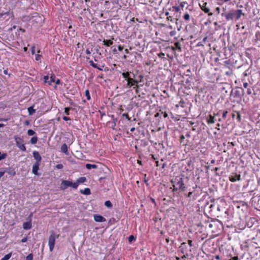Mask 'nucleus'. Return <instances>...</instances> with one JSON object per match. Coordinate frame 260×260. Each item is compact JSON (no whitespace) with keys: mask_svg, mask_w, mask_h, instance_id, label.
Instances as JSON below:
<instances>
[{"mask_svg":"<svg viewBox=\"0 0 260 260\" xmlns=\"http://www.w3.org/2000/svg\"><path fill=\"white\" fill-rule=\"evenodd\" d=\"M225 9H223V12L221 13V16L224 17L226 21L233 20L234 19H239L242 15H244L241 10H230L228 13L225 12Z\"/></svg>","mask_w":260,"mask_h":260,"instance_id":"1","label":"nucleus"},{"mask_svg":"<svg viewBox=\"0 0 260 260\" xmlns=\"http://www.w3.org/2000/svg\"><path fill=\"white\" fill-rule=\"evenodd\" d=\"M173 184H175V186H177V188H181L182 191L185 190L186 187L184 185L183 179L180 176H177L173 180L171 181Z\"/></svg>","mask_w":260,"mask_h":260,"instance_id":"2","label":"nucleus"},{"mask_svg":"<svg viewBox=\"0 0 260 260\" xmlns=\"http://www.w3.org/2000/svg\"><path fill=\"white\" fill-rule=\"evenodd\" d=\"M68 187H72L74 189H77L78 188V185L77 183H75V182L73 183L69 180H62L60 185V189L63 190L66 189Z\"/></svg>","mask_w":260,"mask_h":260,"instance_id":"3","label":"nucleus"},{"mask_svg":"<svg viewBox=\"0 0 260 260\" xmlns=\"http://www.w3.org/2000/svg\"><path fill=\"white\" fill-rule=\"evenodd\" d=\"M59 237L58 235H56L54 233L52 232L50 235L49 240H48V245L49 247V250L50 251H52L55 245V242L56 239L58 238Z\"/></svg>","mask_w":260,"mask_h":260,"instance_id":"4","label":"nucleus"},{"mask_svg":"<svg viewBox=\"0 0 260 260\" xmlns=\"http://www.w3.org/2000/svg\"><path fill=\"white\" fill-rule=\"evenodd\" d=\"M14 139L16 142V146L22 151H25L26 147L24 144H23V141L22 139L19 137L15 136Z\"/></svg>","mask_w":260,"mask_h":260,"instance_id":"5","label":"nucleus"},{"mask_svg":"<svg viewBox=\"0 0 260 260\" xmlns=\"http://www.w3.org/2000/svg\"><path fill=\"white\" fill-rule=\"evenodd\" d=\"M207 3L203 2V4H200L201 9L206 13H208V16H210L213 15L212 13H210V9L207 7Z\"/></svg>","mask_w":260,"mask_h":260,"instance_id":"6","label":"nucleus"},{"mask_svg":"<svg viewBox=\"0 0 260 260\" xmlns=\"http://www.w3.org/2000/svg\"><path fill=\"white\" fill-rule=\"evenodd\" d=\"M34 158L36 160L35 163L40 164L42 157L39 153L37 151H34L32 153Z\"/></svg>","mask_w":260,"mask_h":260,"instance_id":"7","label":"nucleus"},{"mask_svg":"<svg viewBox=\"0 0 260 260\" xmlns=\"http://www.w3.org/2000/svg\"><path fill=\"white\" fill-rule=\"evenodd\" d=\"M94 220L96 222H102L106 221V219L103 216L100 215L95 214L93 216Z\"/></svg>","mask_w":260,"mask_h":260,"instance_id":"8","label":"nucleus"},{"mask_svg":"<svg viewBox=\"0 0 260 260\" xmlns=\"http://www.w3.org/2000/svg\"><path fill=\"white\" fill-rule=\"evenodd\" d=\"M241 179V176L240 175H235L230 176L229 177V180L233 182H236V181H239Z\"/></svg>","mask_w":260,"mask_h":260,"instance_id":"9","label":"nucleus"},{"mask_svg":"<svg viewBox=\"0 0 260 260\" xmlns=\"http://www.w3.org/2000/svg\"><path fill=\"white\" fill-rule=\"evenodd\" d=\"M40 164L35 163L32 166V172L35 175L38 174V171L39 169Z\"/></svg>","mask_w":260,"mask_h":260,"instance_id":"10","label":"nucleus"},{"mask_svg":"<svg viewBox=\"0 0 260 260\" xmlns=\"http://www.w3.org/2000/svg\"><path fill=\"white\" fill-rule=\"evenodd\" d=\"M179 250L181 253L184 254L186 252V249L187 248L186 243L185 242H182L181 244V245L179 246Z\"/></svg>","mask_w":260,"mask_h":260,"instance_id":"11","label":"nucleus"},{"mask_svg":"<svg viewBox=\"0 0 260 260\" xmlns=\"http://www.w3.org/2000/svg\"><path fill=\"white\" fill-rule=\"evenodd\" d=\"M31 220H29L28 221H26L23 223V228L24 230H29L31 228Z\"/></svg>","mask_w":260,"mask_h":260,"instance_id":"12","label":"nucleus"},{"mask_svg":"<svg viewBox=\"0 0 260 260\" xmlns=\"http://www.w3.org/2000/svg\"><path fill=\"white\" fill-rule=\"evenodd\" d=\"M68 146L66 144H63L61 147V151L64 153L66 154L67 155H68L69 154V152H68Z\"/></svg>","mask_w":260,"mask_h":260,"instance_id":"13","label":"nucleus"},{"mask_svg":"<svg viewBox=\"0 0 260 260\" xmlns=\"http://www.w3.org/2000/svg\"><path fill=\"white\" fill-rule=\"evenodd\" d=\"M55 75L52 73L50 77H49L48 85H51L53 82H55Z\"/></svg>","mask_w":260,"mask_h":260,"instance_id":"14","label":"nucleus"},{"mask_svg":"<svg viewBox=\"0 0 260 260\" xmlns=\"http://www.w3.org/2000/svg\"><path fill=\"white\" fill-rule=\"evenodd\" d=\"M5 172H7L9 174L14 176L16 174V172L14 169H12L11 168H7L6 170L5 171Z\"/></svg>","mask_w":260,"mask_h":260,"instance_id":"15","label":"nucleus"},{"mask_svg":"<svg viewBox=\"0 0 260 260\" xmlns=\"http://www.w3.org/2000/svg\"><path fill=\"white\" fill-rule=\"evenodd\" d=\"M80 192L85 195H89L91 193L90 189L89 188H85L83 190H80Z\"/></svg>","mask_w":260,"mask_h":260,"instance_id":"16","label":"nucleus"},{"mask_svg":"<svg viewBox=\"0 0 260 260\" xmlns=\"http://www.w3.org/2000/svg\"><path fill=\"white\" fill-rule=\"evenodd\" d=\"M86 180V179L85 177H82L79 178L76 182H75V183H77L78 186H79V184L80 183H84Z\"/></svg>","mask_w":260,"mask_h":260,"instance_id":"17","label":"nucleus"},{"mask_svg":"<svg viewBox=\"0 0 260 260\" xmlns=\"http://www.w3.org/2000/svg\"><path fill=\"white\" fill-rule=\"evenodd\" d=\"M103 43L104 45L110 46L113 44V41L110 40H104Z\"/></svg>","mask_w":260,"mask_h":260,"instance_id":"18","label":"nucleus"},{"mask_svg":"<svg viewBox=\"0 0 260 260\" xmlns=\"http://www.w3.org/2000/svg\"><path fill=\"white\" fill-rule=\"evenodd\" d=\"M27 110L29 115H32L36 112V110L34 108L33 106L28 107Z\"/></svg>","mask_w":260,"mask_h":260,"instance_id":"19","label":"nucleus"},{"mask_svg":"<svg viewBox=\"0 0 260 260\" xmlns=\"http://www.w3.org/2000/svg\"><path fill=\"white\" fill-rule=\"evenodd\" d=\"M86 168L88 170H90L91 169H96L97 166L94 164H87L86 165Z\"/></svg>","mask_w":260,"mask_h":260,"instance_id":"20","label":"nucleus"},{"mask_svg":"<svg viewBox=\"0 0 260 260\" xmlns=\"http://www.w3.org/2000/svg\"><path fill=\"white\" fill-rule=\"evenodd\" d=\"M215 122L214 117L211 115H209V118L207 120L208 124L214 123Z\"/></svg>","mask_w":260,"mask_h":260,"instance_id":"21","label":"nucleus"},{"mask_svg":"<svg viewBox=\"0 0 260 260\" xmlns=\"http://www.w3.org/2000/svg\"><path fill=\"white\" fill-rule=\"evenodd\" d=\"M111 117L113 118V121L111 122V127L114 129L116 126V121L117 120V119L115 118L114 117V115H113L111 116Z\"/></svg>","mask_w":260,"mask_h":260,"instance_id":"22","label":"nucleus"},{"mask_svg":"<svg viewBox=\"0 0 260 260\" xmlns=\"http://www.w3.org/2000/svg\"><path fill=\"white\" fill-rule=\"evenodd\" d=\"M255 40L257 43L260 42V31H257L255 35Z\"/></svg>","mask_w":260,"mask_h":260,"instance_id":"23","label":"nucleus"},{"mask_svg":"<svg viewBox=\"0 0 260 260\" xmlns=\"http://www.w3.org/2000/svg\"><path fill=\"white\" fill-rule=\"evenodd\" d=\"M37 141H38V138L37 136L32 137L30 140V143L32 144H36L37 143Z\"/></svg>","mask_w":260,"mask_h":260,"instance_id":"24","label":"nucleus"},{"mask_svg":"<svg viewBox=\"0 0 260 260\" xmlns=\"http://www.w3.org/2000/svg\"><path fill=\"white\" fill-rule=\"evenodd\" d=\"M130 73L128 72L122 74V77L126 80L129 77Z\"/></svg>","mask_w":260,"mask_h":260,"instance_id":"25","label":"nucleus"},{"mask_svg":"<svg viewBox=\"0 0 260 260\" xmlns=\"http://www.w3.org/2000/svg\"><path fill=\"white\" fill-rule=\"evenodd\" d=\"M11 256V253H9L5 255L1 260H9Z\"/></svg>","mask_w":260,"mask_h":260,"instance_id":"26","label":"nucleus"},{"mask_svg":"<svg viewBox=\"0 0 260 260\" xmlns=\"http://www.w3.org/2000/svg\"><path fill=\"white\" fill-rule=\"evenodd\" d=\"M7 156V154L6 153H2L0 152V161L5 159Z\"/></svg>","mask_w":260,"mask_h":260,"instance_id":"27","label":"nucleus"},{"mask_svg":"<svg viewBox=\"0 0 260 260\" xmlns=\"http://www.w3.org/2000/svg\"><path fill=\"white\" fill-rule=\"evenodd\" d=\"M105 205L108 208H111L112 207V204L110 201H106L105 202Z\"/></svg>","mask_w":260,"mask_h":260,"instance_id":"28","label":"nucleus"},{"mask_svg":"<svg viewBox=\"0 0 260 260\" xmlns=\"http://www.w3.org/2000/svg\"><path fill=\"white\" fill-rule=\"evenodd\" d=\"M183 18L184 20L188 21L190 19V15L188 13H186L183 16Z\"/></svg>","mask_w":260,"mask_h":260,"instance_id":"29","label":"nucleus"},{"mask_svg":"<svg viewBox=\"0 0 260 260\" xmlns=\"http://www.w3.org/2000/svg\"><path fill=\"white\" fill-rule=\"evenodd\" d=\"M85 96L88 100H90L91 97L88 90H86L85 91Z\"/></svg>","mask_w":260,"mask_h":260,"instance_id":"30","label":"nucleus"},{"mask_svg":"<svg viewBox=\"0 0 260 260\" xmlns=\"http://www.w3.org/2000/svg\"><path fill=\"white\" fill-rule=\"evenodd\" d=\"M49 77V76L48 75L44 76L43 77V81H44V83L48 84Z\"/></svg>","mask_w":260,"mask_h":260,"instance_id":"31","label":"nucleus"},{"mask_svg":"<svg viewBox=\"0 0 260 260\" xmlns=\"http://www.w3.org/2000/svg\"><path fill=\"white\" fill-rule=\"evenodd\" d=\"M35 133V132L32 129H28L27 131V134L28 136H33Z\"/></svg>","mask_w":260,"mask_h":260,"instance_id":"32","label":"nucleus"},{"mask_svg":"<svg viewBox=\"0 0 260 260\" xmlns=\"http://www.w3.org/2000/svg\"><path fill=\"white\" fill-rule=\"evenodd\" d=\"M89 63L91 66H92L93 68H97V64L93 62L92 60H90L89 61Z\"/></svg>","mask_w":260,"mask_h":260,"instance_id":"33","label":"nucleus"},{"mask_svg":"<svg viewBox=\"0 0 260 260\" xmlns=\"http://www.w3.org/2000/svg\"><path fill=\"white\" fill-rule=\"evenodd\" d=\"M71 109V108H69V107H66L64 109V113L66 115H68L70 114V110Z\"/></svg>","mask_w":260,"mask_h":260,"instance_id":"34","label":"nucleus"},{"mask_svg":"<svg viewBox=\"0 0 260 260\" xmlns=\"http://www.w3.org/2000/svg\"><path fill=\"white\" fill-rule=\"evenodd\" d=\"M26 260H32L33 259V255L32 254H29L26 257Z\"/></svg>","mask_w":260,"mask_h":260,"instance_id":"35","label":"nucleus"},{"mask_svg":"<svg viewBox=\"0 0 260 260\" xmlns=\"http://www.w3.org/2000/svg\"><path fill=\"white\" fill-rule=\"evenodd\" d=\"M135 240V238L133 235H131L128 237V242L129 243L132 242L133 240Z\"/></svg>","mask_w":260,"mask_h":260,"instance_id":"36","label":"nucleus"},{"mask_svg":"<svg viewBox=\"0 0 260 260\" xmlns=\"http://www.w3.org/2000/svg\"><path fill=\"white\" fill-rule=\"evenodd\" d=\"M184 139H185L184 136L183 135H182L180 137V143H182L183 145H186V144H184L183 143V140H184Z\"/></svg>","mask_w":260,"mask_h":260,"instance_id":"37","label":"nucleus"},{"mask_svg":"<svg viewBox=\"0 0 260 260\" xmlns=\"http://www.w3.org/2000/svg\"><path fill=\"white\" fill-rule=\"evenodd\" d=\"M173 191H177V190H178L179 189H180V190H181V188H177V186H175V184H173Z\"/></svg>","mask_w":260,"mask_h":260,"instance_id":"38","label":"nucleus"},{"mask_svg":"<svg viewBox=\"0 0 260 260\" xmlns=\"http://www.w3.org/2000/svg\"><path fill=\"white\" fill-rule=\"evenodd\" d=\"M175 46L177 48L179 49L180 50H181L180 45L179 42H176L175 43Z\"/></svg>","mask_w":260,"mask_h":260,"instance_id":"39","label":"nucleus"},{"mask_svg":"<svg viewBox=\"0 0 260 260\" xmlns=\"http://www.w3.org/2000/svg\"><path fill=\"white\" fill-rule=\"evenodd\" d=\"M134 83H133V82H129V83H127L126 87L129 88L131 86H134Z\"/></svg>","mask_w":260,"mask_h":260,"instance_id":"40","label":"nucleus"},{"mask_svg":"<svg viewBox=\"0 0 260 260\" xmlns=\"http://www.w3.org/2000/svg\"><path fill=\"white\" fill-rule=\"evenodd\" d=\"M41 55L39 54L36 55V60L37 61H39L41 60Z\"/></svg>","mask_w":260,"mask_h":260,"instance_id":"41","label":"nucleus"},{"mask_svg":"<svg viewBox=\"0 0 260 260\" xmlns=\"http://www.w3.org/2000/svg\"><path fill=\"white\" fill-rule=\"evenodd\" d=\"M56 168L57 169H61L63 168V165L62 164H57L56 166Z\"/></svg>","mask_w":260,"mask_h":260,"instance_id":"42","label":"nucleus"},{"mask_svg":"<svg viewBox=\"0 0 260 260\" xmlns=\"http://www.w3.org/2000/svg\"><path fill=\"white\" fill-rule=\"evenodd\" d=\"M173 9L175 10L176 12H179L180 11V8L178 6L173 7Z\"/></svg>","mask_w":260,"mask_h":260,"instance_id":"43","label":"nucleus"},{"mask_svg":"<svg viewBox=\"0 0 260 260\" xmlns=\"http://www.w3.org/2000/svg\"><path fill=\"white\" fill-rule=\"evenodd\" d=\"M165 56V53H163V52H160L158 54V56L159 57V58H163Z\"/></svg>","mask_w":260,"mask_h":260,"instance_id":"44","label":"nucleus"},{"mask_svg":"<svg viewBox=\"0 0 260 260\" xmlns=\"http://www.w3.org/2000/svg\"><path fill=\"white\" fill-rule=\"evenodd\" d=\"M227 113H228V111H224L223 112L222 115V118L225 119L226 117Z\"/></svg>","mask_w":260,"mask_h":260,"instance_id":"45","label":"nucleus"},{"mask_svg":"<svg viewBox=\"0 0 260 260\" xmlns=\"http://www.w3.org/2000/svg\"><path fill=\"white\" fill-rule=\"evenodd\" d=\"M176 34V31L175 30L171 31L170 32V35L172 37L175 36Z\"/></svg>","mask_w":260,"mask_h":260,"instance_id":"46","label":"nucleus"},{"mask_svg":"<svg viewBox=\"0 0 260 260\" xmlns=\"http://www.w3.org/2000/svg\"><path fill=\"white\" fill-rule=\"evenodd\" d=\"M127 83L133 82V79L129 77L126 79Z\"/></svg>","mask_w":260,"mask_h":260,"instance_id":"47","label":"nucleus"},{"mask_svg":"<svg viewBox=\"0 0 260 260\" xmlns=\"http://www.w3.org/2000/svg\"><path fill=\"white\" fill-rule=\"evenodd\" d=\"M62 119L64 120H65V121H68V120H71V119L69 117H67V116H63L62 117Z\"/></svg>","mask_w":260,"mask_h":260,"instance_id":"48","label":"nucleus"},{"mask_svg":"<svg viewBox=\"0 0 260 260\" xmlns=\"http://www.w3.org/2000/svg\"><path fill=\"white\" fill-rule=\"evenodd\" d=\"M31 53L32 54H35V46H32L31 48Z\"/></svg>","mask_w":260,"mask_h":260,"instance_id":"49","label":"nucleus"},{"mask_svg":"<svg viewBox=\"0 0 260 260\" xmlns=\"http://www.w3.org/2000/svg\"><path fill=\"white\" fill-rule=\"evenodd\" d=\"M55 84L56 85H59L60 84V80L59 79H57V80H55Z\"/></svg>","mask_w":260,"mask_h":260,"instance_id":"50","label":"nucleus"},{"mask_svg":"<svg viewBox=\"0 0 260 260\" xmlns=\"http://www.w3.org/2000/svg\"><path fill=\"white\" fill-rule=\"evenodd\" d=\"M27 240V237H24L21 240V242L22 243H24V242H26Z\"/></svg>","mask_w":260,"mask_h":260,"instance_id":"51","label":"nucleus"},{"mask_svg":"<svg viewBox=\"0 0 260 260\" xmlns=\"http://www.w3.org/2000/svg\"><path fill=\"white\" fill-rule=\"evenodd\" d=\"M247 93L249 95L251 94L252 93V91H251V89H250V88L247 89Z\"/></svg>","mask_w":260,"mask_h":260,"instance_id":"52","label":"nucleus"},{"mask_svg":"<svg viewBox=\"0 0 260 260\" xmlns=\"http://www.w3.org/2000/svg\"><path fill=\"white\" fill-rule=\"evenodd\" d=\"M188 244L190 247L192 246V241L190 240H188Z\"/></svg>","mask_w":260,"mask_h":260,"instance_id":"53","label":"nucleus"},{"mask_svg":"<svg viewBox=\"0 0 260 260\" xmlns=\"http://www.w3.org/2000/svg\"><path fill=\"white\" fill-rule=\"evenodd\" d=\"M5 171H1L0 172V178L4 175Z\"/></svg>","mask_w":260,"mask_h":260,"instance_id":"54","label":"nucleus"},{"mask_svg":"<svg viewBox=\"0 0 260 260\" xmlns=\"http://www.w3.org/2000/svg\"><path fill=\"white\" fill-rule=\"evenodd\" d=\"M248 83H247V82H244V83H243V87H244L245 88H247V87H248Z\"/></svg>","mask_w":260,"mask_h":260,"instance_id":"55","label":"nucleus"},{"mask_svg":"<svg viewBox=\"0 0 260 260\" xmlns=\"http://www.w3.org/2000/svg\"><path fill=\"white\" fill-rule=\"evenodd\" d=\"M204 44L202 42H200L198 43L197 46H203Z\"/></svg>","mask_w":260,"mask_h":260,"instance_id":"56","label":"nucleus"},{"mask_svg":"<svg viewBox=\"0 0 260 260\" xmlns=\"http://www.w3.org/2000/svg\"><path fill=\"white\" fill-rule=\"evenodd\" d=\"M118 49L119 51H121L123 50V48L121 46L119 45L118 47Z\"/></svg>","mask_w":260,"mask_h":260,"instance_id":"57","label":"nucleus"},{"mask_svg":"<svg viewBox=\"0 0 260 260\" xmlns=\"http://www.w3.org/2000/svg\"><path fill=\"white\" fill-rule=\"evenodd\" d=\"M86 53L87 54H88V55H89V54H91V52H90V50H89V49H86Z\"/></svg>","mask_w":260,"mask_h":260,"instance_id":"58","label":"nucleus"},{"mask_svg":"<svg viewBox=\"0 0 260 260\" xmlns=\"http://www.w3.org/2000/svg\"><path fill=\"white\" fill-rule=\"evenodd\" d=\"M220 8H219V7H217V8H216L215 11H216V12L217 13V14H219V13H220Z\"/></svg>","mask_w":260,"mask_h":260,"instance_id":"59","label":"nucleus"},{"mask_svg":"<svg viewBox=\"0 0 260 260\" xmlns=\"http://www.w3.org/2000/svg\"><path fill=\"white\" fill-rule=\"evenodd\" d=\"M188 256V254H187V253H186L185 254H184V255L182 256V258H183V259L185 258H186Z\"/></svg>","mask_w":260,"mask_h":260,"instance_id":"60","label":"nucleus"},{"mask_svg":"<svg viewBox=\"0 0 260 260\" xmlns=\"http://www.w3.org/2000/svg\"><path fill=\"white\" fill-rule=\"evenodd\" d=\"M207 37H205V38L203 39V40H202V42L203 44L205 43V42H206V40H207Z\"/></svg>","mask_w":260,"mask_h":260,"instance_id":"61","label":"nucleus"},{"mask_svg":"<svg viewBox=\"0 0 260 260\" xmlns=\"http://www.w3.org/2000/svg\"><path fill=\"white\" fill-rule=\"evenodd\" d=\"M133 83H134V85L137 84L138 83V81L136 80L133 79Z\"/></svg>","mask_w":260,"mask_h":260,"instance_id":"62","label":"nucleus"},{"mask_svg":"<svg viewBox=\"0 0 260 260\" xmlns=\"http://www.w3.org/2000/svg\"><path fill=\"white\" fill-rule=\"evenodd\" d=\"M192 194V192H191V191L189 192L187 194V197H190L191 196Z\"/></svg>","mask_w":260,"mask_h":260,"instance_id":"63","label":"nucleus"},{"mask_svg":"<svg viewBox=\"0 0 260 260\" xmlns=\"http://www.w3.org/2000/svg\"><path fill=\"white\" fill-rule=\"evenodd\" d=\"M215 257L216 259H217V260L220 259V256L218 255H216Z\"/></svg>","mask_w":260,"mask_h":260,"instance_id":"64","label":"nucleus"}]
</instances>
